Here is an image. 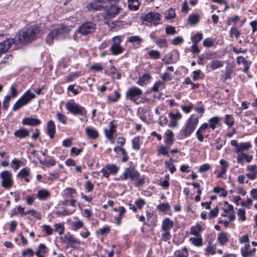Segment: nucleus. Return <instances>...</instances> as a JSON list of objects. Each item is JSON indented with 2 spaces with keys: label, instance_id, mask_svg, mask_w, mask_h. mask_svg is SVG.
Wrapping results in <instances>:
<instances>
[{
  "label": "nucleus",
  "instance_id": "obj_18",
  "mask_svg": "<svg viewBox=\"0 0 257 257\" xmlns=\"http://www.w3.org/2000/svg\"><path fill=\"white\" fill-rule=\"evenodd\" d=\"M14 135L16 137L22 139L28 136L29 133L26 128H22L16 131Z\"/></svg>",
  "mask_w": 257,
  "mask_h": 257
},
{
  "label": "nucleus",
  "instance_id": "obj_48",
  "mask_svg": "<svg viewBox=\"0 0 257 257\" xmlns=\"http://www.w3.org/2000/svg\"><path fill=\"white\" fill-rule=\"evenodd\" d=\"M56 116L57 118L60 122H61L63 124L66 123V116L65 115L60 112H57L56 114Z\"/></svg>",
  "mask_w": 257,
  "mask_h": 257
},
{
  "label": "nucleus",
  "instance_id": "obj_22",
  "mask_svg": "<svg viewBox=\"0 0 257 257\" xmlns=\"http://www.w3.org/2000/svg\"><path fill=\"white\" fill-rule=\"evenodd\" d=\"M217 240L222 245H224L228 241L227 233L224 232L220 233L218 234Z\"/></svg>",
  "mask_w": 257,
  "mask_h": 257
},
{
  "label": "nucleus",
  "instance_id": "obj_5",
  "mask_svg": "<svg viewBox=\"0 0 257 257\" xmlns=\"http://www.w3.org/2000/svg\"><path fill=\"white\" fill-rule=\"evenodd\" d=\"M198 123V119L196 117H191L187 122L186 126L182 130L181 132L185 137L190 136L194 132Z\"/></svg>",
  "mask_w": 257,
  "mask_h": 257
},
{
  "label": "nucleus",
  "instance_id": "obj_55",
  "mask_svg": "<svg viewBox=\"0 0 257 257\" xmlns=\"http://www.w3.org/2000/svg\"><path fill=\"white\" fill-rule=\"evenodd\" d=\"M214 42L210 38H207L204 40L203 45L206 47H210L213 45Z\"/></svg>",
  "mask_w": 257,
  "mask_h": 257
},
{
  "label": "nucleus",
  "instance_id": "obj_39",
  "mask_svg": "<svg viewBox=\"0 0 257 257\" xmlns=\"http://www.w3.org/2000/svg\"><path fill=\"white\" fill-rule=\"evenodd\" d=\"M151 78V76L149 73H145L142 75L141 77L140 78L139 80L138 81V83L142 84L144 83L145 81L149 80Z\"/></svg>",
  "mask_w": 257,
  "mask_h": 257
},
{
  "label": "nucleus",
  "instance_id": "obj_40",
  "mask_svg": "<svg viewBox=\"0 0 257 257\" xmlns=\"http://www.w3.org/2000/svg\"><path fill=\"white\" fill-rule=\"evenodd\" d=\"M30 174V171L29 169L25 168L22 169L19 173L18 174V176L20 177L21 178H25L26 176H27Z\"/></svg>",
  "mask_w": 257,
  "mask_h": 257
},
{
  "label": "nucleus",
  "instance_id": "obj_43",
  "mask_svg": "<svg viewBox=\"0 0 257 257\" xmlns=\"http://www.w3.org/2000/svg\"><path fill=\"white\" fill-rule=\"evenodd\" d=\"M133 147L136 150L140 149V138L139 137H135L132 141Z\"/></svg>",
  "mask_w": 257,
  "mask_h": 257
},
{
  "label": "nucleus",
  "instance_id": "obj_4",
  "mask_svg": "<svg viewBox=\"0 0 257 257\" xmlns=\"http://www.w3.org/2000/svg\"><path fill=\"white\" fill-rule=\"evenodd\" d=\"M35 97V94L27 90L25 94L15 103L13 106V110L16 111L21 107L26 105L31 99Z\"/></svg>",
  "mask_w": 257,
  "mask_h": 257
},
{
  "label": "nucleus",
  "instance_id": "obj_17",
  "mask_svg": "<svg viewBox=\"0 0 257 257\" xmlns=\"http://www.w3.org/2000/svg\"><path fill=\"white\" fill-rule=\"evenodd\" d=\"M85 132L88 137L91 139H96L98 137L97 131L92 127H86Z\"/></svg>",
  "mask_w": 257,
  "mask_h": 257
},
{
  "label": "nucleus",
  "instance_id": "obj_30",
  "mask_svg": "<svg viewBox=\"0 0 257 257\" xmlns=\"http://www.w3.org/2000/svg\"><path fill=\"white\" fill-rule=\"evenodd\" d=\"M174 255L175 257H188L187 249L184 247L182 250H176Z\"/></svg>",
  "mask_w": 257,
  "mask_h": 257
},
{
  "label": "nucleus",
  "instance_id": "obj_19",
  "mask_svg": "<svg viewBox=\"0 0 257 257\" xmlns=\"http://www.w3.org/2000/svg\"><path fill=\"white\" fill-rule=\"evenodd\" d=\"M110 50L112 55H116L122 53L124 49L120 45H111Z\"/></svg>",
  "mask_w": 257,
  "mask_h": 257
},
{
  "label": "nucleus",
  "instance_id": "obj_45",
  "mask_svg": "<svg viewBox=\"0 0 257 257\" xmlns=\"http://www.w3.org/2000/svg\"><path fill=\"white\" fill-rule=\"evenodd\" d=\"M202 39V34L201 33H197V34L192 38L193 44H198V43Z\"/></svg>",
  "mask_w": 257,
  "mask_h": 257
},
{
  "label": "nucleus",
  "instance_id": "obj_42",
  "mask_svg": "<svg viewBox=\"0 0 257 257\" xmlns=\"http://www.w3.org/2000/svg\"><path fill=\"white\" fill-rule=\"evenodd\" d=\"M22 162L21 160H19L17 159H14L12 162V167L15 169L17 170L21 166V164Z\"/></svg>",
  "mask_w": 257,
  "mask_h": 257
},
{
  "label": "nucleus",
  "instance_id": "obj_53",
  "mask_svg": "<svg viewBox=\"0 0 257 257\" xmlns=\"http://www.w3.org/2000/svg\"><path fill=\"white\" fill-rule=\"evenodd\" d=\"M169 115L171 119H173L177 121L180 119L182 116L181 114L179 112H177L176 114H174L172 112H170L169 113Z\"/></svg>",
  "mask_w": 257,
  "mask_h": 257
},
{
  "label": "nucleus",
  "instance_id": "obj_33",
  "mask_svg": "<svg viewBox=\"0 0 257 257\" xmlns=\"http://www.w3.org/2000/svg\"><path fill=\"white\" fill-rule=\"evenodd\" d=\"M224 122L229 127H231L234 124V119L232 115H226Z\"/></svg>",
  "mask_w": 257,
  "mask_h": 257
},
{
  "label": "nucleus",
  "instance_id": "obj_23",
  "mask_svg": "<svg viewBox=\"0 0 257 257\" xmlns=\"http://www.w3.org/2000/svg\"><path fill=\"white\" fill-rule=\"evenodd\" d=\"M110 127L109 130H105V133L106 137L109 139V140H111L112 138V134L114 132H115V125H113V121H111L110 122Z\"/></svg>",
  "mask_w": 257,
  "mask_h": 257
},
{
  "label": "nucleus",
  "instance_id": "obj_41",
  "mask_svg": "<svg viewBox=\"0 0 257 257\" xmlns=\"http://www.w3.org/2000/svg\"><path fill=\"white\" fill-rule=\"evenodd\" d=\"M128 41L131 43H136L138 44L141 43L143 41V39L139 36H135L131 37Z\"/></svg>",
  "mask_w": 257,
  "mask_h": 257
},
{
  "label": "nucleus",
  "instance_id": "obj_27",
  "mask_svg": "<svg viewBox=\"0 0 257 257\" xmlns=\"http://www.w3.org/2000/svg\"><path fill=\"white\" fill-rule=\"evenodd\" d=\"M252 158L251 156H249L246 154L242 153L240 157L237 158V162L239 163H241L245 160L247 162L249 163L251 161Z\"/></svg>",
  "mask_w": 257,
  "mask_h": 257
},
{
  "label": "nucleus",
  "instance_id": "obj_34",
  "mask_svg": "<svg viewBox=\"0 0 257 257\" xmlns=\"http://www.w3.org/2000/svg\"><path fill=\"white\" fill-rule=\"evenodd\" d=\"M219 118L218 117H214L211 118L209 120L210 123L209 126L212 129L214 130L216 127V125L219 122Z\"/></svg>",
  "mask_w": 257,
  "mask_h": 257
},
{
  "label": "nucleus",
  "instance_id": "obj_63",
  "mask_svg": "<svg viewBox=\"0 0 257 257\" xmlns=\"http://www.w3.org/2000/svg\"><path fill=\"white\" fill-rule=\"evenodd\" d=\"M159 154L168 155V148L166 147L161 146L159 150Z\"/></svg>",
  "mask_w": 257,
  "mask_h": 257
},
{
  "label": "nucleus",
  "instance_id": "obj_62",
  "mask_svg": "<svg viewBox=\"0 0 257 257\" xmlns=\"http://www.w3.org/2000/svg\"><path fill=\"white\" fill-rule=\"evenodd\" d=\"M73 225L74 227V229L76 230L78 228L82 227L83 225V223L80 220L74 222L73 223Z\"/></svg>",
  "mask_w": 257,
  "mask_h": 257
},
{
  "label": "nucleus",
  "instance_id": "obj_35",
  "mask_svg": "<svg viewBox=\"0 0 257 257\" xmlns=\"http://www.w3.org/2000/svg\"><path fill=\"white\" fill-rule=\"evenodd\" d=\"M223 66L222 62L221 61L215 60L213 61L210 64V68L212 70H214Z\"/></svg>",
  "mask_w": 257,
  "mask_h": 257
},
{
  "label": "nucleus",
  "instance_id": "obj_37",
  "mask_svg": "<svg viewBox=\"0 0 257 257\" xmlns=\"http://www.w3.org/2000/svg\"><path fill=\"white\" fill-rule=\"evenodd\" d=\"M250 247L249 245V242L245 243L244 247L243 248H241V252L242 254V255L243 257H247L248 256V253L249 252V248Z\"/></svg>",
  "mask_w": 257,
  "mask_h": 257
},
{
  "label": "nucleus",
  "instance_id": "obj_38",
  "mask_svg": "<svg viewBox=\"0 0 257 257\" xmlns=\"http://www.w3.org/2000/svg\"><path fill=\"white\" fill-rule=\"evenodd\" d=\"M157 209L161 211L165 212L170 209V206L168 203H161L157 206Z\"/></svg>",
  "mask_w": 257,
  "mask_h": 257
},
{
  "label": "nucleus",
  "instance_id": "obj_29",
  "mask_svg": "<svg viewBox=\"0 0 257 257\" xmlns=\"http://www.w3.org/2000/svg\"><path fill=\"white\" fill-rule=\"evenodd\" d=\"M166 19L171 20L176 17L175 10L173 8H170L168 11L165 12Z\"/></svg>",
  "mask_w": 257,
  "mask_h": 257
},
{
  "label": "nucleus",
  "instance_id": "obj_44",
  "mask_svg": "<svg viewBox=\"0 0 257 257\" xmlns=\"http://www.w3.org/2000/svg\"><path fill=\"white\" fill-rule=\"evenodd\" d=\"M156 43L160 47H165L167 45V40L165 39L156 40Z\"/></svg>",
  "mask_w": 257,
  "mask_h": 257
},
{
  "label": "nucleus",
  "instance_id": "obj_24",
  "mask_svg": "<svg viewBox=\"0 0 257 257\" xmlns=\"http://www.w3.org/2000/svg\"><path fill=\"white\" fill-rule=\"evenodd\" d=\"M119 212L117 216L114 217L116 223L119 225L121 223V218L125 213V208L123 206H120L119 209Z\"/></svg>",
  "mask_w": 257,
  "mask_h": 257
},
{
  "label": "nucleus",
  "instance_id": "obj_9",
  "mask_svg": "<svg viewBox=\"0 0 257 257\" xmlns=\"http://www.w3.org/2000/svg\"><path fill=\"white\" fill-rule=\"evenodd\" d=\"M140 173L134 168H127L125 169L121 177L122 180H126L128 178L131 180L136 181L139 178Z\"/></svg>",
  "mask_w": 257,
  "mask_h": 257
},
{
  "label": "nucleus",
  "instance_id": "obj_8",
  "mask_svg": "<svg viewBox=\"0 0 257 257\" xmlns=\"http://www.w3.org/2000/svg\"><path fill=\"white\" fill-rule=\"evenodd\" d=\"M142 94V91L137 87H132L126 92V98L138 104L137 98Z\"/></svg>",
  "mask_w": 257,
  "mask_h": 257
},
{
  "label": "nucleus",
  "instance_id": "obj_61",
  "mask_svg": "<svg viewBox=\"0 0 257 257\" xmlns=\"http://www.w3.org/2000/svg\"><path fill=\"white\" fill-rule=\"evenodd\" d=\"M183 42V39L180 36L175 38L172 41V44L174 45H178L182 43Z\"/></svg>",
  "mask_w": 257,
  "mask_h": 257
},
{
  "label": "nucleus",
  "instance_id": "obj_25",
  "mask_svg": "<svg viewBox=\"0 0 257 257\" xmlns=\"http://www.w3.org/2000/svg\"><path fill=\"white\" fill-rule=\"evenodd\" d=\"M140 2L139 0H128V8L131 10H137L139 9Z\"/></svg>",
  "mask_w": 257,
  "mask_h": 257
},
{
  "label": "nucleus",
  "instance_id": "obj_7",
  "mask_svg": "<svg viewBox=\"0 0 257 257\" xmlns=\"http://www.w3.org/2000/svg\"><path fill=\"white\" fill-rule=\"evenodd\" d=\"M0 176L2 179V186L5 189H9L12 187L13 181L12 179V175L8 171L2 172Z\"/></svg>",
  "mask_w": 257,
  "mask_h": 257
},
{
  "label": "nucleus",
  "instance_id": "obj_12",
  "mask_svg": "<svg viewBox=\"0 0 257 257\" xmlns=\"http://www.w3.org/2000/svg\"><path fill=\"white\" fill-rule=\"evenodd\" d=\"M121 9L115 6H111L105 13V19H111L117 15Z\"/></svg>",
  "mask_w": 257,
  "mask_h": 257
},
{
  "label": "nucleus",
  "instance_id": "obj_14",
  "mask_svg": "<svg viewBox=\"0 0 257 257\" xmlns=\"http://www.w3.org/2000/svg\"><path fill=\"white\" fill-rule=\"evenodd\" d=\"M174 222L169 218H165L162 223V229L163 231L169 230L174 226Z\"/></svg>",
  "mask_w": 257,
  "mask_h": 257
},
{
  "label": "nucleus",
  "instance_id": "obj_52",
  "mask_svg": "<svg viewBox=\"0 0 257 257\" xmlns=\"http://www.w3.org/2000/svg\"><path fill=\"white\" fill-rule=\"evenodd\" d=\"M238 215L239 216L242 221H244L246 219L245 211L243 209H239L237 212Z\"/></svg>",
  "mask_w": 257,
  "mask_h": 257
},
{
  "label": "nucleus",
  "instance_id": "obj_46",
  "mask_svg": "<svg viewBox=\"0 0 257 257\" xmlns=\"http://www.w3.org/2000/svg\"><path fill=\"white\" fill-rule=\"evenodd\" d=\"M230 34L231 37L234 35L236 38H237L239 37L240 33L236 27H233L230 31Z\"/></svg>",
  "mask_w": 257,
  "mask_h": 257
},
{
  "label": "nucleus",
  "instance_id": "obj_10",
  "mask_svg": "<svg viewBox=\"0 0 257 257\" xmlns=\"http://www.w3.org/2000/svg\"><path fill=\"white\" fill-rule=\"evenodd\" d=\"M160 17L161 15L159 13H149L145 16L144 21L156 26L160 23Z\"/></svg>",
  "mask_w": 257,
  "mask_h": 257
},
{
  "label": "nucleus",
  "instance_id": "obj_16",
  "mask_svg": "<svg viewBox=\"0 0 257 257\" xmlns=\"http://www.w3.org/2000/svg\"><path fill=\"white\" fill-rule=\"evenodd\" d=\"M66 243L71 247H75L77 245L79 244V242L75 239L70 234L65 235Z\"/></svg>",
  "mask_w": 257,
  "mask_h": 257
},
{
  "label": "nucleus",
  "instance_id": "obj_21",
  "mask_svg": "<svg viewBox=\"0 0 257 257\" xmlns=\"http://www.w3.org/2000/svg\"><path fill=\"white\" fill-rule=\"evenodd\" d=\"M202 230V226L199 224H197L195 226H192L190 229V233L193 234L196 237H199L200 235V232Z\"/></svg>",
  "mask_w": 257,
  "mask_h": 257
},
{
  "label": "nucleus",
  "instance_id": "obj_57",
  "mask_svg": "<svg viewBox=\"0 0 257 257\" xmlns=\"http://www.w3.org/2000/svg\"><path fill=\"white\" fill-rule=\"evenodd\" d=\"M165 232L162 233V237L165 241L169 240L171 237V235L169 230L164 231Z\"/></svg>",
  "mask_w": 257,
  "mask_h": 257
},
{
  "label": "nucleus",
  "instance_id": "obj_64",
  "mask_svg": "<svg viewBox=\"0 0 257 257\" xmlns=\"http://www.w3.org/2000/svg\"><path fill=\"white\" fill-rule=\"evenodd\" d=\"M202 131L201 129L198 128L196 132V136L198 140L200 142H203L204 140L203 136L202 134Z\"/></svg>",
  "mask_w": 257,
  "mask_h": 257
},
{
  "label": "nucleus",
  "instance_id": "obj_15",
  "mask_svg": "<svg viewBox=\"0 0 257 257\" xmlns=\"http://www.w3.org/2000/svg\"><path fill=\"white\" fill-rule=\"evenodd\" d=\"M47 128L48 134L51 139H53L54 137L55 134V125L53 120H49L47 125Z\"/></svg>",
  "mask_w": 257,
  "mask_h": 257
},
{
  "label": "nucleus",
  "instance_id": "obj_3",
  "mask_svg": "<svg viewBox=\"0 0 257 257\" xmlns=\"http://www.w3.org/2000/svg\"><path fill=\"white\" fill-rule=\"evenodd\" d=\"M96 26V24L92 22H86L80 25L76 32L82 36L92 34L95 31Z\"/></svg>",
  "mask_w": 257,
  "mask_h": 257
},
{
  "label": "nucleus",
  "instance_id": "obj_51",
  "mask_svg": "<svg viewBox=\"0 0 257 257\" xmlns=\"http://www.w3.org/2000/svg\"><path fill=\"white\" fill-rule=\"evenodd\" d=\"M11 98V96L9 95H7L4 99V104H3V108L5 110H7L9 105V102Z\"/></svg>",
  "mask_w": 257,
  "mask_h": 257
},
{
  "label": "nucleus",
  "instance_id": "obj_32",
  "mask_svg": "<svg viewBox=\"0 0 257 257\" xmlns=\"http://www.w3.org/2000/svg\"><path fill=\"white\" fill-rule=\"evenodd\" d=\"M190 240L195 246H200L202 245V238L201 235H200L199 237H197V238L191 237Z\"/></svg>",
  "mask_w": 257,
  "mask_h": 257
},
{
  "label": "nucleus",
  "instance_id": "obj_50",
  "mask_svg": "<svg viewBox=\"0 0 257 257\" xmlns=\"http://www.w3.org/2000/svg\"><path fill=\"white\" fill-rule=\"evenodd\" d=\"M218 211L219 210L218 207H216L215 208L211 210L209 214V218H212L217 216L218 213Z\"/></svg>",
  "mask_w": 257,
  "mask_h": 257
},
{
  "label": "nucleus",
  "instance_id": "obj_2",
  "mask_svg": "<svg viewBox=\"0 0 257 257\" xmlns=\"http://www.w3.org/2000/svg\"><path fill=\"white\" fill-rule=\"evenodd\" d=\"M70 31V28L68 26H63L55 29L49 33L47 38V41L51 44L54 39H57L60 36H65L68 34Z\"/></svg>",
  "mask_w": 257,
  "mask_h": 257
},
{
  "label": "nucleus",
  "instance_id": "obj_58",
  "mask_svg": "<svg viewBox=\"0 0 257 257\" xmlns=\"http://www.w3.org/2000/svg\"><path fill=\"white\" fill-rule=\"evenodd\" d=\"M22 254L24 257L27 254L30 256H33L34 254V252L31 248H27L26 250H24L22 251Z\"/></svg>",
  "mask_w": 257,
  "mask_h": 257
},
{
  "label": "nucleus",
  "instance_id": "obj_20",
  "mask_svg": "<svg viewBox=\"0 0 257 257\" xmlns=\"http://www.w3.org/2000/svg\"><path fill=\"white\" fill-rule=\"evenodd\" d=\"M37 195L40 200H46L50 196V194L48 190L42 189L38 191Z\"/></svg>",
  "mask_w": 257,
  "mask_h": 257
},
{
  "label": "nucleus",
  "instance_id": "obj_1",
  "mask_svg": "<svg viewBox=\"0 0 257 257\" xmlns=\"http://www.w3.org/2000/svg\"><path fill=\"white\" fill-rule=\"evenodd\" d=\"M40 31V28L37 25L31 26L24 31H20L16 39L18 44H28L36 40Z\"/></svg>",
  "mask_w": 257,
  "mask_h": 257
},
{
  "label": "nucleus",
  "instance_id": "obj_13",
  "mask_svg": "<svg viewBox=\"0 0 257 257\" xmlns=\"http://www.w3.org/2000/svg\"><path fill=\"white\" fill-rule=\"evenodd\" d=\"M22 123L24 125H29L31 126L38 125L41 123L40 120L32 118V117H26L23 119Z\"/></svg>",
  "mask_w": 257,
  "mask_h": 257
},
{
  "label": "nucleus",
  "instance_id": "obj_36",
  "mask_svg": "<svg viewBox=\"0 0 257 257\" xmlns=\"http://www.w3.org/2000/svg\"><path fill=\"white\" fill-rule=\"evenodd\" d=\"M105 168L113 174L117 173L118 170V168L115 165L107 164L106 165Z\"/></svg>",
  "mask_w": 257,
  "mask_h": 257
},
{
  "label": "nucleus",
  "instance_id": "obj_6",
  "mask_svg": "<svg viewBox=\"0 0 257 257\" xmlns=\"http://www.w3.org/2000/svg\"><path fill=\"white\" fill-rule=\"evenodd\" d=\"M66 109L74 115H84L87 111L86 109L78 104L67 102L66 104Z\"/></svg>",
  "mask_w": 257,
  "mask_h": 257
},
{
  "label": "nucleus",
  "instance_id": "obj_28",
  "mask_svg": "<svg viewBox=\"0 0 257 257\" xmlns=\"http://www.w3.org/2000/svg\"><path fill=\"white\" fill-rule=\"evenodd\" d=\"M251 147L250 143H240L239 147L236 148L237 152H241L244 150H247Z\"/></svg>",
  "mask_w": 257,
  "mask_h": 257
},
{
  "label": "nucleus",
  "instance_id": "obj_59",
  "mask_svg": "<svg viewBox=\"0 0 257 257\" xmlns=\"http://www.w3.org/2000/svg\"><path fill=\"white\" fill-rule=\"evenodd\" d=\"M210 168V165L208 164H205L200 166L199 171L201 173H203L209 170Z\"/></svg>",
  "mask_w": 257,
  "mask_h": 257
},
{
  "label": "nucleus",
  "instance_id": "obj_56",
  "mask_svg": "<svg viewBox=\"0 0 257 257\" xmlns=\"http://www.w3.org/2000/svg\"><path fill=\"white\" fill-rule=\"evenodd\" d=\"M166 33L168 34H176V31L175 28L173 26H168L166 28Z\"/></svg>",
  "mask_w": 257,
  "mask_h": 257
},
{
  "label": "nucleus",
  "instance_id": "obj_47",
  "mask_svg": "<svg viewBox=\"0 0 257 257\" xmlns=\"http://www.w3.org/2000/svg\"><path fill=\"white\" fill-rule=\"evenodd\" d=\"M64 226L60 223H57L55 225V230L56 231L58 232L60 235L63 233L64 232Z\"/></svg>",
  "mask_w": 257,
  "mask_h": 257
},
{
  "label": "nucleus",
  "instance_id": "obj_54",
  "mask_svg": "<svg viewBox=\"0 0 257 257\" xmlns=\"http://www.w3.org/2000/svg\"><path fill=\"white\" fill-rule=\"evenodd\" d=\"M215 247L212 245H209L206 248V254L209 255V254H214L216 252Z\"/></svg>",
  "mask_w": 257,
  "mask_h": 257
},
{
  "label": "nucleus",
  "instance_id": "obj_31",
  "mask_svg": "<svg viewBox=\"0 0 257 257\" xmlns=\"http://www.w3.org/2000/svg\"><path fill=\"white\" fill-rule=\"evenodd\" d=\"M199 21V17L198 15H192L189 16L188 18V21L189 23L191 25H196L197 24Z\"/></svg>",
  "mask_w": 257,
  "mask_h": 257
},
{
  "label": "nucleus",
  "instance_id": "obj_11",
  "mask_svg": "<svg viewBox=\"0 0 257 257\" xmlns=\"http://www.w3.org/2000/svg\"><path fill=\"white\" fill-rule=\"evenodd\" d=\"M105 0H93L88 5L87 8L89 10L91 9L95 11H100L105 8Z\"/></svg>",
  "mask_w": 257,
  "mask_h": 257
},
{
  "label": "nucleus",
  "instance_id": "obj_26",
  "mask_svg": "<svg viewBox=\"0 0 257 257\" xmlns=\"http://www.w3.org/2000/svg\"><path fill=\"white\" fill-rule=\"evenodd\" d=\"M46 246L44 244H40L38 249L36 251L35 254L38 257H44L43 254L46 253Z\"/></svg>",
  "mask_w": 257,
  "mask_h": 257
},
{
  "label": "nucleus",
  "instance_id": "obj_60",
  "mask_svg": "<svg viewBox=\"0 0 257 257\" xmlns=\"http://www.w3.org/2000/svg\"><path fill=\"white\" fill-rule=\"evenodd\" d=\"M43 229L48 235H51L53 233V229L49 225H43Z\"/></svg>",
  "mask_w": 257,
  "mask_h": 257
},
{
  "label": "nucleus",
  "instance_id": "obj_49",
  "mask_svg": "<svg viewBox=\"0 0 257 257\" xmlns=\"http://www.w3.org/2000/svg\"><path fill=\"white\" fill-rule=\"evenodd\" d=\"M149 56L154 59L160 58V54L159 51L157 50H151L149 52Z\"/></svg>",
  "mask_w": 257,
  "mask_h": 257
}]
</instances>
